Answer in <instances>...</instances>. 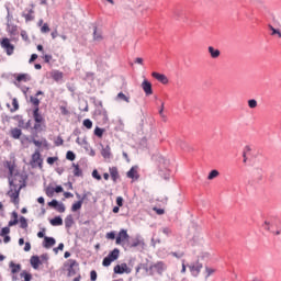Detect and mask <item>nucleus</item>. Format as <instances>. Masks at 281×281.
Listing matches in <instances>:
<instances>
[{
    "label": "nucleus",
    "instance_id": "f257e3e1",
    "mask_svg": "<svg viewBox=\"0 0 281 281\" xmlns=\"http://www.w3.org/2000/svg\"><path fill=\"white\" fill-rule=\"evenodd\" d=\"M7 168L9 169V184L11 188L8 191V196L12 199V203H14V205H19V194L21 190L25 188V178L14 171V164L7 162Z\"/></svg>",
    "mask_w": 281,
    "mask_h": 281
},
{
    "label": "nucleus",
    "instance_id": "f03ea898",
    "mask_svg": "<svg viewBox=\"0 0 281 281\" xmlns=\"http://www.w3.org/2000/svg\"><path fill=\"white\" fill-rule=\"evenodd\" d=\"M158 164L160 177H164V179L168 181V179H170V170H168L170 167V160L164 156H159Z\"/></svg>",
    "mask_w": 281,
    "mask_h": 281
},
{
    "label": "nucleus",
    "instance_id": "7ed1b4c3",
    "mask_svg": "<svg viewBox=\"0 0 281 281\" xmlns=\"http://www.w3.org/2000/svg\"><path fill=\"white\" fill-rule=\"evenodd\" d=\"M120 258V249L114 248L102 261L103 267H111V262H115Z\"/></svg>",
    "mask_w": 281,
    "mask_h": 281
},
{
    "label": "nucleus",
    "instance_id": "20e7f679",
    "mask_svg": "<svg viewBox=\"0 0 281 281\" xmlns=\"http://www.w3.org/2000/svg\"><path fill=\"white\" fill-rule=\"evenodd\" d=\"M66 267H68V276H76L80 268H78V261L76 259H69L68 262L66 263Z\"/></svg>",
    "mask_w": 281,
    "mask_h": 281
},
{
    "label": "nucleus",
    "instance_id": "39448f33",
    "mask_svg": "<svg viewBox=\"0 0 281 281\" xmlns=\"http://www.w3.org/2000/svg\"><path fill=\"white\" fill-rule=\"evenodd\" d=\"M1 47L5 49L8 56H12L14 54V45L10 43L9 38H3L1 41Z\"/></svg>",
    "mask_w": 281,
    "mask_h": 281
},
{
    "label": "nucleus",
    "instance_id": "423d86ee",
    "mask_svg": "<svg viewBox=\"0 0 281 281\" xmlns=\"http://www.w3.org/2000/svg\"><path fill=\"white\" fill-rule=\"evenodd\" d=\"M31 166L33 168H36V166H38L40 168H43V158H41V153L40 151H35L32 155Z\"/></svg>",
    "mask_w": 281,
    "mask_h": 281
},
{
    "label": "nucleus",
    "instance_id": "0eeeda50",
    "mask_svg": "<svg viewBox=\"0 0 281 281\" xmlns=\"http://www.w3.org/2000/svg\"><path fill=\"white\" fill-rule=\"evenodd\" d=\"M128 238H131V236L126 229H121L116 236V245H122L124 241H128Z\"/></svg>",
    "mask_w": 281,
    "mask_h": 281
},
{
    "label": "nucleus",
    "instance_id": "6e6552de",
    "mask_svg": "<svg viewBox=\"0 0 281 281\" xmlns=\"http://www.w3.org/2000/svg\"><path fill=\"white\" fill-rule=\"evenodd\" d=\"M48 206L54 207V210H56L60 214L65 213L66 210L65 204L59 203L58 200H52L50 202H48Z\"/></svg>",
    "mask_w": 281,
    "mask_h": 281
},
{
    "label": "nucleus",
    "instance_id": "1a4fd4ad",
    "mask_svg": "<svg viewBox=\"0 0 281 281\" xmlns=\"http://www.w3.org/2000/svg\"><path fill=\"white\" fill-rule=\"evenodd\" d=\"M140 87L146 95H153V83H150V81L145 79Z\"/></svg>",
    "mask_w": 281,
    "mask_h": 281
},
{
    "label": "nucleus",
    "instance_id": "9d476101",
    "mask_svg": "<svg viewBox=\"0 0 281 281\" xmlns=\"http://www.w3.org/2000/svg\"><path fill=\"white\" fill-rule=\"evenodd\" d=\"M131 268H128V266L126 263H121V265H116L114 267V273H131Z\"/></svg>",
    "mask_w": 281,
    "mask_h": 281
},
{
    "label": "nucleus",
    "instance_id": "9b49d317",
    "mask_svg": "<svg viewBox=\"0 0 281 281\" xmlns=\"http://www.w3.org/2000/svg\"><path fill=\"white\" fill-rule=\"evenodd\" d=\"M150 269H155L157 271V273H159V276H161V273H164V271L167 269L166 263H164L162 261H158L157 263L150 266Z\"/></svg>",
    "mask_w": 281,
    "mask_h": 281
},
{
    "label": "nucleus",
    "instance_id": "f8f14e48",
    "mask_svg": "<svg viewBox=\"0 0 281 281\" xmlns=\"http://www.w3.org/2000/svg\"><path fill=\"white\" fill-rule=\"evenodd\" d=\"M151 76L153 78L158 80V82H161L162 85H168V77H166V75L159 74V72H153Z\"/></svg>",
    "mask_w": 281,
    "mask_h": 281
},
{
    "label": "nucleus",
    "instance_id": "ddd939ff",
    "mask_svg": "<svg viewBox=\"0 0 281 281\" xmlns=\"http://www.w3.org/2000/svg\"><path fill=\"white\" fill-rule=\"evenodd\" d=\"M30 262H31V267H33L34 269H38V267L43 265V261H41V257L38 256H32L30 259Z\"/></svg>",
    "mask_w": 281,
    "mask_h": 281
},
{
    "label": "nucleus",
    "instance_id": "4468645a",
    "mask_svg": "<svg viewBox=\"0 0 281 281\" xmlns=\"http://www.w3.org/2000/svg\"><path fill=\"white\" fill-rule=\"evenodd\" d=\"M56 245V239L54 237H44L43 247L45 249H49L50 247H54Z\"/></svg>",
    "mask_w": 281,
    "mask_h": 281
},
{
    "label": "nucleus",
    "instance_id": "2eb2a0df",
    "mask_svg": "<svg viewBox=\"0 0 281 281\" xmlns=\"http://www.w3.org/2000/svg\"><path fill=\"white\" fill-rule=\"evenodd\" d=\"M189 269H190L192 276L194 278H196L199 276V273H201V269H203V265H201V263H198L196 266L191 265V266H189Z\"/></svg>",
    "mask_w": 281,
    "mask_h": 281
},
{
    "label": "nucleus",
    "instance_id": "dca6fc26",
    "mask_svg": "<svg viewBox=\"0 0 281 281\" xmlns=\"http://www.w3.org/2000/svg\"><path fill=\"white\" fill-rule=\"evenodd\" d=\"M102 149H101V155L103 159H111L112 155H111V146L106 145L105 147H103L101 145Z\"/></svg>",
    "mask_w": 281,
    "mask_h": 281
},
{
    "label": "nucleus",
    "instance_id": "f3484780",
    "mask_svg": "<svg viewBox=\"0 0 281 281\" xmlns=\"http://www.w3.org/2000/svg\"><path fill=\"white\" fill-rule=\"evenodd\" d=\"M87 199V194L82 196L79 201L75 202L71 206V212H78L82 207V203H85V200Z\"/></svg>",
    "mask_w": 281,
    "mask_h": 281
},
{
    "label": "nucleus",
    "instance_id": "a211bd4d",
    "mask_svg": "<svg viewBox=\"0 0 281 281\" xmlns=\"http://www.w3.org/2000/svg\"><path fill=\"white\" fill-rule=\"evenodd\" d=\"M7 31L9 32V34H11V36H16L18 26L10 23V20H8Z\"/></svg>",
    "mask_w": 281,
    "mask_h": 281
},
{
    "label": "nucleus",
    "instance_id": "6ab92c4d",
    "mask_svg": "<svg viewBox=\"0 0 281 281\" xmlns=\"http://www.w3.org/2000/svg\"><path fill=\"white\" fill-rule=\"evenodd\" d=\"M109 170L112 181H117V179H120V172L117 171V167H112Z\"/></svg>",
    "mask_w": 281,
    "mask_h": 281
},
{
    "label": "nucleus",
    "instance_id": "aec40b11",
    "mask_svg": "<svg viewBox=\"0 0 281 281\" xmlns=\"http://www.w3.org/2000/svg\"><path fill=\"white\" fill-rule=\"evenodd\" d=\"M40 109L38 108H35L34 111H33V117H34V121L35 122H45V119L43 117L42 114H40Z\"/></svg>",
    "mask_w": 281,
    "mask_h": 281
},
{
    "label": "nucleus",
    "instance_id": "412c9836",
    "mask_svg": "<svg viewBox=\"0 0 281 281\" xmlns=\"http://www.w3.org/2000/svg\"><path fill=\"white\" fill-rule=\"evenodd\" d=\"M209 54L211 55V58H218V56H221V50L214 48V46H209Z\"/></svg>",
    "mask_w": 281,
    "mask_h": 281
},
{
    "label": "nucleus",
    "instance_id": "4be33fe9",
    "mask_svg": "<svg viewBox=\"0 0 281 281\" xmlns=\"http://www.w3.org/2000/svg\"><path fill=\"white\" fill-rule=\"evenodd\" d=\"M131 247H144V239L142 237L137 236L132 243Z\"/></svg>",
    "mask_w": 281,
    "mask_h": 281
},
{
    "label": "nucleus",
    "instance_id": "5701e85b",
    "mask_svg": "<svg viewBox=\"0 0 281 281\" xmlns=\"http://www.w3.org/2000/svg\"><path fill=\"white\" fill-rule=\"evenodd\" d=\"M74 226V215H67L65 218V227L67 229L71 228Z\"/></svg>",
    "mask_w": 281,
    "mask_h": 281
},
{
    "label": "nucleus",
    "instance_id": "b1692460",
    "mask_svg": "<svg viewBox=\"0 0 281 281\" xmlns=\"http://www.w3.org/2000/svg\"><path fill=\"white\" fill-rule=\"evenodd\" d=\"M50 225H53V227H58L63 225V217L60 216L54 217L53 220H50Z\"/></svg>",
    "mask_w": 281,
    "mask_h": 281
},
{
    "label": "nucleus",
    "instance_id": "393cba45",
    "mask_svg": "<svg viewBox=\"0 0 281 281\" xmlns=\"http://www.w3.org/2000/svg\"><path fill=\"white\" fill-rule=\"evenodd\" d=\"M127 177H128V179H138V177H137V169L135 167H132L127 171Z\"/></svg>",
    "mask_w": 281,
    "mask_h": 281
},
{
    "label": "nucleus",
    "instance_id": "a878e982",
    "mask_svg": "<svg viewBox=\"0 0 281 281\" xmlns=\"http://www.w3.org/2000/svg\"><path fill=\"white\" fill-rule=\"evenodd\" d=\"M30 80H31V78H30V75H27V74H21L16 77L18 82H27Z\"/></svg>",
    "mask_w": 281,
    "mask_h": 281
},
{
    "label": "nucleus",
    "instance_id": "bb28decb",
    "mask_svg": "<svg viewBox=\"0 0 281 281\" xmlns=\"http://www.w3.org/2000/svg\"><path fill=\"white\" fill-rule=\"evenodd\" d=\"M93 41H102V32L98 31V26L93 29Z\"/></svg>",
    "mask_w": 281,
    "mask_h": 281
},
{
    "label": "nucleus",
    "instance_id": "cd10ccee",
    "mask_svg": "<svg viewBox=\"0 0 281 281\" xmlns=\"http://www.w3.org/2000/svg\"><path fill=\"white\" fill-rule=\"evenodd\" d=\"M21 135H22V132L20 128L15 127L11 130V137H13V139H19Z\"/></svg>",
    "mask_w": 281,
    "mask_h": 281
},
{
    "label": "nucleus",
    "instance_id": "c85d7f7f",
    "mask_svg": "<svg viewBox=\"0 0 281 281\" xmlns=\"http://www.w3.org/2000/svg\"><path fill=\"white\" fill-rule=\"evenodd\" d=\"M10 267H11V273H19V271H21V265L19 263L11 262Z\"/></svg>",
    "mask_w": 281,
    "mask_h": 281
},
{
    "label": "nucleus",
    "instance_id": "c756f323",
    "mask_svg": "<svg viewBox=\"0 0 281 281\" xmlns=\"http://www.w3.org/2000/svg\"><path fill=\"white\" fill-rule=\"evenodd\" d=\"M117 100H123V102H126L128 104V102H131V98L126 97V94H124V92H119L116 95Z\"/></svg>",
    "mask_w": 281,
    "mask_h": 281
},
{
    "label": "nucleus",
    "instance_id": "7c9ffc66",
    "mask_svg": "<svg viewBox=\"0 0 281 281\" xmlns=\"http://www.w3.org/2000/svg\"><path fill=\"white\" fill-rule=\"evenodd\" d=\"M269 27V30H271V36H276V34H277V36L279 37V38H281V32H280V30H278V29H276V27H273V25H269L268 26Z\"/></svg>",
    "mask_w": 281,
    "mask_h": 281
},
{
    "label": "nucleus",
    "instance_id": "2f4dec72",
    "mask_svg": "<svg viewBox=\"0 0 281 281\" xmlns=\"http://www.w3.org/2000/svg\"><path fill=\"white\" fill-rule=\"evenodd\" d=\"M74 166V176L75 177H82V170L80 169V167L76 164H72Z\"/></svg>",
    "mask_w": 281,
    "mask_h": 281
},
{
    "label": "nucleus",
    "instance_id": "473e14b6",
    "mask_svg": "<svg viewBox=\"0 0 281 281\" xmlns=\"http://www.w3.org/2000/svg\"><path fill=\"white\" fill-rule=\"evenodd\" d=\"M218 175H220L218 170L213 169V170L209 173V176H207L209 181H212L213 179H216V177H218Z\"/></svg>",
    "mask_w": 281,
    "mask_h": 281
},
{
    "label": "nucleus",
    "instance_id": "72a5a7b5",
    "mask_svg": "<svg viewBox=\"0 0 281 281\" xmlns=\"http://www.w3.org/2000/svg\"><path fill=\"white\" fill-rule=\"evenodd\" d=\"M20 227L21 229H27V220L25 218V216L20 217Z\"/></svg>",
    "mask_w": 281,
    "mask_h": 281
},
{
    "label": "nucleus",
    "instance_id": "f704fd0d",
    "mask_svg": "<svg viewBox=\"0 0 281 281\" xmlns=\"http://www.w3.org/2000/svg\"><path fill=\"white\" fill-rule=\"evenodd\" d=\"M20 278L24 279L22 281H32V274L27 273L26 271L21 272Z\"/></svg>",
    "mask_w": 281,
    "mask_h": 281
},
{
    "label": "nucleus",
    "instance_id": "c9c22d12",
    "mask_svg": "<svg viewBox=\"0 0 281 281\" xmlns=\"http://www.w3.org/2000/svg\"><path fill=\"white\" fill-rule=\"evenodd\" d=\"M94 135H95L97 137L102 138V135H104V128L97 126V127L94 128Z\"/></svg>",
    "mask_w": 281,
    "mask_h": 281
},
{
    "label": "nucleus",
    "instance_id": "e433bc0d",
    "mask_svg": "<svg viewBox=\"0 0 281 281\" xmlns=\"http://www.w3.org/2000/svg\"><path fill=\"white\" fill-rule=\"evenodd\" d=\"M53 78L58 82V80H63V72L56 70L53 72Z\"/></svg>",
    "mask_w": 281,
    "mask_h": 281
},
{
    "label": "nucleus",
    "instance_id": "4c0bfd02",
    "mask_svg": "<svg viewBox=\"0 0 281 281\" xmlns=\"http://www.w3.org/2000/svg\"><path fill=\"white\" fill-rule=\"evenodd\" d=\"M66 159H68V161H75L76 160V154H74V151H71V150L67 151Z\"/></svg>",
    "mask_w": 281,
    "mask_h": 281
},
{
    "label": "nucleus",
    "instance_id": "58836bf2",
    "mask_svg": "<svg viewBox=\"0 0 281 281\" xmlns=\"http://www.w3.org/2000/svg\"><path fill=\"white\" fill-rule=\"evenodd\" d=\"M12 105H13V109H11V113H14L15 111H19V100H16V98H14L12 100Z\"/></svg>",
    "mask_w": 281,
    "mask_h": 281
},
{
    "label": "nucleus",
    "instance_id": "ea45409f",
    "mask_svg": "<svg viewBox=\"0 0 281 281\" xmlns=\"http://www.w3.org/2000/svg\"><path fill=\"white\" fill-rule=\"evenodd\" d=\"M40 260H41L42 265H43V263L47 265V262H48V260H49V255H47V254L41 255V256H40Z\"/></svg>",
    "mask_w": 281,
    "mask_h": 281
},
{
    "label": "nucleus",
    "instance_id": "a19ab883",
    "mask_svg": "<svg viewBox=\"0 0 281 281\" xmlns=\"http://www.w3.org/2000/svg\"><path fill=\"white\" fill-rule=\"evenodd\" d=\"M83 126L89 130L93 128V122H91V120H89V119H86V120H83Z\"/></svg>",
    "mask_w": 281,
    "mask_h": 281
},
{
    "label": "nucleus",
    "instance_id": "79ce46f5",
    "mask_svg": "<svg viewBox=\"0 0 281 281\" xmlns=\"http://www.w3.org/2000/svg\"><path fill=\"white\" fill-rule=\"evenodd\" d=\"M248 106L249 109H256V106H258V101H256L255 99L248 100Z\"/></svg>",
    "mask_w": 281,
    "mask_h": 281
},
{
    "label": "nucleus",
    "instance_id": "37998d69",
    "mask_svg": "<svg viewBox=\"0 0 281 281\" xmlns=\"http://www.w3.org/2000/svg\"><path fill=\"white\" fill-rule=\"evenodd\" d=\"M32 104H34V106H36L35 109H38V104H41V100H38V98L36 97H31L30 98Z\"/></svg>",
    "mask_w": 281,
    "mask_h": 281
},
{
    "label": "nucleus",
    "instance_id": "c03bdc74",
    "mask_svg": "<svg viewBox=\"0 0 281 281\" xmlns=\"http://www.w3.org/2000/svg\"><path fill=\"white\" fill-rule=\"evenodd\" d=\"M157 201H159L160 203H164L165 205L168 204V198L167 195H164V194L159 195L157 198Z\"/></svg>",
    "mask_w": 281,
    "mask_h": 281
},
{
    "label": "nucleus",
    "instance_id": "a18cd8bd",
    "mask_svg": "<svg viewBox=\"0 0 281 281\" xmlns=\"http://www.w3.org/2000/svg\"><path fill=\"white\" fill-rule=\"evenodd\" d=\"M92 177L93 179H97V181H102V176H100V173L98 172V169H94L92 171Z\"/></svg>",
    "mask_w": 281,
    "mask_h": 281
},
{
    "label": "nucleus",
    "instance_id": "49530a36",
    "mask_svg": "<svg viewBox=\"0 0 281 281\" xmlns=\"http://www.w3.org/2000/svg\"><path fill=\"white\" fill-rule=\"evenodd\" d=\"M10 234V226H5L1 229L0 236H8Z\"/></svg>",
    "mask_w": 281,
    "mask_h": 281
},
{
    "label": "nucleus",
    "instance_id": "de8ad7c7",
    "mask_svg": "<svg viewBox=\"0 0 281 281\" xmlns=\"http://www.w3.org/2000/svg\"><path fill=\"white\" fill-rule=\"evenodd\" d=\"M54 192H56L55 189H54V187H47V188H46V194H47V196H54Z\"/></svg>",
    "mask_w": 281,
    "mask_h": 281
},
{
    "label": "nucleus",
    "instance_id": "09e8293b",
    "mask_svg": "<svg viewBox=\"0 0 281 281\" xmlns=\"http://www.w3.org/2000/svg\"><path fill=\"white\" fill-rule=\"evenodd\" d=\"M42 34H47L49 32V25L47 23L43 24L41 27Z\"/></svg>",
    "mask_w": 281,
    "mask_h": 281
},
{
    "label": "nucleus",
    "instance_id": "8fccbe9b",
    "mask_svg": "<svg viewBox=\"0 0 281 281\" xmlns=\"http://www.w3.org/2000/svg\"><path fill=\"white\" fill-rule=\"evenodd\" d=\"M22 16L25 18L26 22L34 21V15L30 13H23Z\"/></svg>",
    "mask_w": 281,
    "mask_h": 281
},
{
    "label": "nucleus",
    "instance_id": "3c124183",
    "mask_svg": "<svg viewBox=\"0 0 281 281\" xmlns=\"http://www.w3.org/2000/svg\"><path fill=\"white\" fill-rule=\"evenodd\" d=\"M90 280H91V281L98 280V272H95V270H92V271L90 272Z\"/></svg>",
    "mask_w": 281,
    "mask_h": 281
},
{
    "label": "nucleus",
    "instance_id": "603ef678",
    "mask_svg": "<svg viewBox=\"0 0 281 281\" xmlns=\"http://www.w3.org/2000/svg\"><path fill=\"white\" fill-rule=\"evenodd\" d=\"M116 204H117L119 207H122V205H124V198L117 196L116 198Z\"/></svg>",
    "mask_w": 281,
    "mask_h": 281
},
{
    "label": "nucleus",
    "instance_id": "864d4df0",
    "mask_svg": "<svg viewBox=\"0 0 281 281\" xmlns=\"http://www.w3.org/2000/svg\"><path fill=\"white\" fill-rule=\"evenodd\" d=\"M65 249V244L60 243L57 248H54L55 254H58V251H63Z\"/></svg>",
    "mask_w": 281,
    "mask_h": 281
},
{
    "label": "nucleus",
    "instance_id": "5fc2aeb1",
    "mask_svg": "<svg viewBox=\"0 0 281 281\" xmlns=\"http://www.w3.org/2000/svg\"><path fill=\"white\" fill-rule=\"evenodd\" d=\"M247 153H251V146H249V145H246L244 147L243 157H245V155H247Z\"/></svg>",
    "mask_w": 281,
    "mask_h": 281
},
{
    "label": "nucleus",
    "instance_id": "6e6d98bb",
    "mask_svg": "<svg viewBox=\"0 0 281 281\" xmlns=\"http://www.w3.org/2000/svg\"><path fill=\"white\" fill-rule=\"evenodd\" d=\"M257 175H258L257 177L258 181H262V168H257Z\"/></svg>",
    "mask_w": 281,
    "mask_h": 281
},
{
    "label": "nucleus",
    "instance_id": "4d7b16f0",
    "mask_svg": "<svg viewBox=\"0 0 281 281\" xmlns=\"http://www.w3.org/2000/svg\"><path fill=\"white\" fill-rule=\"evenodd\" d=\"M58 158L57 157H48L47 158V164H49V166L54 165L55 161H57Z\"/></svg>",
    "mask_w": 281,
    "mask_h": 281
},
{
    "label": "nucleus",
    "instance_id": "13d9d810",
    "mask_svg": "<svg viewBox=\"0 0 281 281\" xmlns=\"http://www.w3.org/2000/svg\"><path fill=\"white\" fill-rule=\"evenodd\" d=\"M63 144H65V140H63V137H57V139L55 140V145L63 146Z\"/></svg>",
    "mask_w": 281,
    "mask_h": 281
},
{
    "label": "nucleus",
    "instance_id": "bf43d9fd",
    "mask_svg": "<svg viewBox=\"0 0 281 281\" xmlns=\"http://www.w3.org/2000/svg\"><path fill=\"white\" fill-rule=\"evenodd\" d=\"M105 237L109 238L110 240H115V233L114 232H110V233L106 234Z\"/></svg>",
    "mask_w": 281,
    "mask_h": 281
},
{
    "label": "nucleus",
    "instance_id": "052dcab7",
    "mask_svg": "<svg viewBox=\"0 0 281 281\" xmlns=\"http://www.w3.org/2000/svg\"><path fill=\"white\" fill-rule=\"evenodd\" d=\"M41 124H43V123L42 122H35L34 130L35 131H43V128L41 127Z\"/></svg>",
    "mask_w": 281,
    "mask_h": 281
},
{
    "label": "nucleus",
    "instance_id": "680f3d73",
    "mask_svg": "<svg viewBox=\"0 0 281 281\" xmlns=\"http://www.w3.org/2000/svg\"><path fill=\"white\" fill-rule=\"evenodd\" d=\"M205 270H206V273H207L206 278H210V276H212V273H214V269H212V268L206 267Z\"/></svg>",
    "mask_w": 281,
    "mask_h": 281
},
{
    "label": "nucleus",
    "instance_id": "e2e57ef3",
    "mask_svg": "<svg viewBox=\"0 0 281 281\" xmlns=\"http://www.w3.org/2000/svg\"><path fill=\"white\" fill-rule=\"evenodd\" d=\"M21 37L23 38V41H29L30 40V37L27 36V32H25V31L21 32Z\"/></svg>",
    "mask_w": 281,
    "mask_h": 281
},
{
    "label": "nucleus",
    "instance_id": "0e129e2a",
    "mask_svg": "<svg viewBox=\"0 0 281 281\" xmlns=\"http://www.w3.org/2000/svg\"><path fill=\"white\" fill-rule=\"evenodd\" d=\"M19 224V220H11L10 222H9V227H14V225H18Z\"/></svg>",
    "mask_w": 281,
    "mask_h": 281
},
{
    "label": "nucleus",
    "instance_id": "69168bd1",
    "mask_svg": "<svg viewBox=\"0 0 281 281\" xmlns=\"http://www.w3.org/2000/svg\"><path fill=\"white\" fill-rule=\"evenodd\" d=\"M199 240H201V238L199 236H193V238L191 240V245H196V243H199Z\"/></svg>",
    "mask_w": 281,
    "mask_h": 281
},
{
    "label": "nucleus",
    "instance_id": "338daca9",
    "mask_svg": "<svg viewBox=\"0 0 281 281\" xmlns=\"http://www.w3.org/2000/svg\"><path fill=\"white\" fill-rule=\"evenodd\" d=\"M31 249H32V244H30V241H26L24 246V251H30Z\"/></svg>",
    "mask_w": 281,
    "mask_h": 281
},
{
    "label": "nucleus",
    "instance_id": "774afa93",
    "mask_svg": "<svg viewBox=\"0 0 281 281\" xmlns=\"http://www.w3.org/2000/svg\"><path fill=\"white\" fill-rule=\"evenodd\" d=\"M54 190L57 194H60V192L64 191L63 186H57L56 188H54Z\"/></svg>",
    "mask_w": 281,
    "mask_h": 281
}]
</instances>
